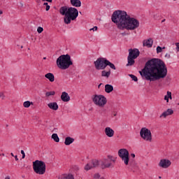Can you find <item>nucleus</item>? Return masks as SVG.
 I'll return each instance as SVG.
<instances>
[{
	"instance_id": "obj_1",
	"label": "nucleus",
	"mask_w": 179,
	"mask_h": 179,
	"mask_svg": "<svg viewBox=\"0 0 179 179\" xmlns=\"http://www.w3.org/2000/svg\"><path fill=\"white\" fill-rule=\"evenodd\" d=\"M139 73L145 80L156 82L167 76V66L163 60L153 58L148 60Z\"/></svg>"
},
{
	"instance_id": "obj_2",
	"label": "nucleus",
	"mask_w": 179,
	"mask_h": 179,
	"mask_svg": "<svg viewBox=\"0 0 179 179\" xmlns=\"http://www.w3.org/2000/svg\"><path fill=\"white\" fill-rule=\"evenodd\" d=\"M111 20L117 25L119 29L135 30L139 27V20L131 17L124 10H117L113 12Z\"/></svg>"
},
{
	"instance_id": "obj_3",
	"label": "nucleus",
	"mask_w": 179,
	"mask_h": 179,
	"mask_svg": "<svg viewBox=\"0 0 179 179\" xmlns=\"http://www.w3.org/2000/svg\"><path fill=\"white\" fill-rule=\"evenodd\" d=\"M59 13L64 16V22L65 24H71V21L76 20V18L79 16V11L75 7L68 8L66 6H62L59 9Z\"/></svg>"
},
{
	"instance_id": "obj_4",
	"label": "nucleus",
	"mask_w": 179,
	"mask_h": 179,
	"mask_svg": "<svg viewBox=\"0 0 179 179\" xmlns=\"http://www.w3.org/2000/svg\"><path fill=\"white\" fill-rule=\"evenodd\" d=\"M56 64L60 69H68L71 65H73V62L71 59V55H62L56 61Z\"/></svg>"
},
{
	"instance_id": "obj_5",
	"label": "nucleus",
	"mask_w": 179,
	"mask_h": 179,
	"mask_svg": "<svg viewBox=\"0 0 179 179\" xmlns=\"http://www.w3.org/2000/svg\"><path fill=\"white\" fill-rule=\"evenodd\" d=\"M141 52L138 48L129 49V55L127 57V64L126 66H132L135 64V59L139 57Z\"/></svg>"
},
{
	"instance_id": "obj_6",
	"label": "nucleus",
	"mask_w": 179,
	"mask_h": 179,
	"mask_svg": "<svg viewBox=\"0 0 179 179\" xmlns=\"http://www.w3.org/2000/svg\"><path fill=\"white\" fill-rule=\"evenodd\" d=\"M33 170L36 174H39V176H43L45 174V162L43 161L36 160L33 162Z\"/></svg>"
},
{
	"instance_id": "obj_7",
	"label": "nucleus",
	"mask_w": 179,
	"mask_h": 179,
	"mask_svg": "<svg viewBox=\"0 0 179 179\" xmlns=\"http://www.w3.org/2000/svg\"><path fill=\"white\" fill-rule=\"evenodd\" d=\"M108 59L104 57H99L95 62L94 65L97 71H104L107 68V62Z\"/></svg>"
},
{
	"instance_id": "obj_8",
	"label": "nucleus",
	"mask_w": 179,
	"mask_h": 179,
	"mask_svg": "<svg viewBox=\"0 0 179 179\" xmlns=\"http://www.w3.org/2000/svg\"><path fill=\"white\" fill-rule=\"evenodd\" d=\"M92 101L96 106H99V107H104V106L107 104V98L101 94H95L92 96Z\"/></svg>"
},
{
	"instance_id": "obj_9",
	"label": "nucleus",
	"mask_w": 179,
	"mask_h": 179,
	"mask_svg": "<svg viewBox=\"0 0 179 179\" xmlns=\"http://www.w3.org/2000/svg\"><path fill=\"white\" fill-rule=\"evenodd\" d=\"M118 156L122 159L126 166L129 164V152L125 148H121L118 151Z\"/></svg>"
},
{
	"instance_id": "obj_10",
	"label": "nucleus",
	"mask_w": 179,
	"mask_h": 179,
	"mask_svg": "<svg viewBox=\"0 0 179 179\" xmlns=\"http://www.w3.org/2000/svg\"><path fill=\"white\" fill-rule=\"evenodd\" d=\"M114 163H115V159L113 158V156L108 155L107 159H103L101 162V166L102 169H110V167H114Z\"/></svg>"
},
{
	"instance_id": "obj_11",
	"label": "nucleus",
	"mask_w": 179,
	"mask_h": 179,
	"mask_svg": "<svg viewBox=\"0 0 179 179\" xmlns=\"http://www.w3.org/2000/svg\"><path fill=\"white\" fill-rule=\"evenodd\" d=\"M140 136L146 142H152V132L146 127L141 128L140 131Z\"/></svg>"
},
{
	"instance_id": "obj_12",
	"label": "nucleus",
	"mask_w": 179,
	"mask_h": 179,
	"mask_svg": "<svg viewBox=\"0 0 179 179\" xmlns=\"http://www.w3.org/2000/svg\"><path fill=\"white\" fill-rule=\"evenodd\" d=\"M94 167H99V160L94 159L87 164L85 166V170L89 171V170H92V169H94Z\"/></svg>"
},
{
	"instance_id": "obj_13",
	"label": "nucleus",
	"mask_w": 179,
	"mask_h": 179,
	"mask_svg": "<svg viewBox=\"0 0 179 179\" xmlns=\"http://www.w3.org/2000/svg\"><path fill=\"white\" fill-rule=\"evenodd\" d=\"M158 166L162 169H169L171 166V162L169 159H162L159 161Z\"/></svg>"
},
{
	"instance_id": "obj_14",
	"label": "nucleus",
	"mask_w": 179,
	"mask_h": 179,
	"mask_svg": "<svg viewBox=\"0 0 179 179\" xmlns=\"http://www.w3.org/2000/svg\"><path fill=\"white\" fill-rule=\"evenodd\" d=\"M143 47H148V48H151L153 45V39L150 38L148 40H144L143 41Z\"/></svg>"
},
{
	"instance_id": "obj_15",
	"label": "nucleus",
	"mask_w": 179,
	"mask_h": 179,
	"mask_svg": "<svg viewBox=\"0 0 179 179\" xmlns=\"http://www.w3.org/2000/svg\"><path fill=\"white\" fill-rule=\"evenodd\" d=\"M104 132L108 138H113L114 136V131L111 127H106Z\"/></svg>"
},
{
	"instance_id": "obj_16",
	"label": "nucleus",
	"mask_w": 179,
	"mask_h": 179,
	"mask_svg": "<svg viewBox=\"0 0 179 179\" xmlns=\"http://www.w3.org/2000/svg\"><path fill=\"white\" fill-rule=\"evenodd\" d=\"M61 99L62 101H64V103H66L71 100V96H69V94H68V92H63L61 95Z\"/></svg>"
},
{
	"instance_id": "obj_17",
	"label": "nucleus",
	"mask_w": 179,
	"mask_h": 179,
	"mask_svg": "<svg viewBox=\"0 0 179 179\" xmlns=\"http://www.w3.org/2000/svg\"><path fill=\"white\" fill-rule=\"evenodd\" d=\"M174 114V110H173V109L171 108H169L167 109L166 111H164V113H162V115H160V118L163 117L166 118V117L169 116V115H171Z\"/></svg>"
},
{
	"instance_id": "obj_18",
	"label": "nucleus",
	"mask_w": 179,
	"mask_h": 179,
	"mask_svg": "<svg viewBox=\"0 0 179 179\" xmlns=\"http://www.w3.org/2000/svg\"><path fill=\"white\" fill-rule=\"evenodd\" d=\"M70 3L75 8H80L82 6V1L80 0H70Z\"/></svg>"
},
{
	"instance_id": "obj_19",
	"label": "nucleus",
	"mask_w": 179,
	"mask_h": 179,
	"mask_svg": "<svg viewBox=\"0 0 179 179\" xmlns=\"http://www.w3.org/2000/svg\"><path fill=\"white\" fill-rule=\"evenodd\" d=\"M48 107L50 108V110H53L54 111H57L59 106L57 102H50L48 104Z\"/></svg>"
},
{
	"instance_id": "obj_20",
	"label": "nucleus",
	"mask_w": 179,
	"mask_h": 179,
	"mask_svg": "<svg viewBox=\"0 0 179 179\" xmlns=\"http://www.w3.org/2000/svg\"><path fill=\"white\" fill-rule=\"evenodd\" d=\"M73 142H75V138L68 136L65 138L64 145H66V146H69V145L73 143Z\"/></svg>"
},
{
	"instance_id": "obj_21",
	"label": "nucleus",
	"mask_w": 179,
	"mask_h": 179,
	"mask_svg": "<svg viewBox=\"0 0 179 179\" xmlns=\"http://www.w3.org/2000/svg\"><path fill=\"white\" fill-rule=\"evenodd\" d=\"M58 179H75V177H73V175L72 173L69 174H63L59 176Z\"/></svg>"
},
{
	"instance_id": "obj_22",
	"label": "nucleus",
	"mask_w": 179,
	"mask_h": 179,
	"mask_svg": "<svg viewBox=\"0 0 179 179\" xmlns=\"http://www.w3.org/2000/svg\"><path fill=\"white\" fill-rule=\"evenodd\" d=\"M45 78L46 79H48L50 82H54L55 80V76H54V74L52 73H48L45 75Z\"/></svg>"
},
{
	"instance_id": "obj_23",
	"label": "nucleus",
	"mask_w": 179,
	"mask_h": 179,
	"mask_svg": "<svg viewBox=\"0 0 179 179\" xmlns=\"http://www.w3.org/2000/svg\"><path fill=\"white\" fill-rule=\"evenodd\" d=\"M110 75H111V70H108V71H106V70H103L101 71V76L102 78H106L108 79L110 78Z\"/></svg>"
},
{
	"instance_id": "obj_24",
	"label": "nucleus",
	"mask_w": 179,
	"mask_h": 179,
	"mask_svg": "<svg viewBox=\"0 0 179 179\" xmlns=\"http://www.w3.org/2000/svg\"><path fill=\"white\" fill-rule=\"evenodd\" d=\"M114 90V87L112 85L106 84L105 85V92L106 93H111Z\"/></svg>"
},
{
	"instance_id": "obj_25",
	"label": "nucleus",
	"mask_w": 179,
	"mask_h": 179,
	"mask_svg": "<svg viewBox=\"0 0 179 179\" xmlns=\"http://www.w3.org/2000/svg\"><path fill=\"white\" fill-rule=\"evenodd\" d=\"M93 179H106V178L101 176V175H100V173H96L94 174Z\"/></svg>"
},
{
	"instance_id": "obj_26",
	"label": "nucleus",
	"mask_w": 179,
	"mask_h": 179,
	"mask_svg": "<svg viewBox=\"0 0 179 179\" xmlns=\"http://www.w3.org/2000/svg\"><path fill=\"white\" fill-rule=\"evenodd\" d=\"M106 66H110V68L111 69H113L114 71H115L117 69L115 68V65H114V64L111 63L110 62H109L108 60V62L106 64Z\"/></svg>"
},
{
	"instance_id": "obj_27",
	"label": "nucleus",
	"mask_w": 179,
	"mask_h": 179,
	"mask_svg": "<svg viewBox=\"0 0 179 179\" xmlns=\"http://www.w3.org/2000/svg\"><path fill=\"white\" fill-rule=\"evenodd\" d=\"M31 104H33V102H30V101H27L23 103V106L25 108H29Z\"/></svg>"
},
{
	"instance_id": "obj_28",
	"label": "nucleus",
	"mask_w": 179,
	"mask_h": 179,
	"mask_svg": "<svg viewBox=\"0 0 179 179\" xmlns=\"http://www.w3.org/2000/svg\"><path fill=\"white\" fill-rule=\"evenodd\" d=\"M52 139H53V141H55V142H59V137H58V134H53L52 135Z\"/></svg>"
},
{
	"instance_id": "obj_29",
	"label": "nucleus",
	"mask_w": 179,
	"mask_h": 179,
	"mask_svg": "<svg viewBox=\"0 0 179 179\" xmlns=\"http://www.w3.org/2000/svg\"><path fill=\"white\" fill-rule=\"evenodd\" d=\"M55 94V92L51 91V92H47L45 93V96L46 97H50V96H54Z\"/></svg>"
},
{
	"instance_id": "obj_30",
	"label": "nucleus",
	"mask_w": 179,
	"mask_h": 179,
	"mask_svg": "<svg viewBox=\"0 0 179 179\" xmlns=\"http://www.w3.org/2000/svg\"><path fill=\"white\" fill-rule=\"evenodd\" d=\"M129 76L134 80V82H138V77H136L135 75L129 74Z\"/></svg>"
},
{
	"instance_id": "obj_31",
	"label": "nucleus",
	"mask_w": 179,
	"mask_h": 179,
	"mask_svg": "<svg viewBox=\"0 0 179 179\" xmlns=\"http://www.w3.org/2000/svg\"><path fill=\"white\" fill-rule=\"evenodd\" d=\"M163 51V48L160 46L157 47V54H160Z\"/></svg>"
},
{
	"instance_id": "obj_32",
	"label": "nucleus",
	"mask_w": 179,
	"mask_h": 179,
	"mask_svg": "<svg viewBox=\"0 0 179 179\" xmlns=\"http://www.w3.org/2000/svg\"><path fill=\"white\" fill-rule=\"evenodd\" d=\"M43 31H44V29L41 27H38L37 29V31L39 34L43 33Z\"/></svg>"
},
{
	"instance_id": "obj_33",
	"label": "nucleus",
	"mask_w": 179,
	"mask_h": 179,
	"mask_svg": "<svg viewBox=\"0 0 179 179\" xmlns=\"http://www.w3.org/2000/svg\"><path fill=\"white\" fill-rule=\"evenodd\" d=\"M167 97L170 99V100H171V99H173V97L171 96V92H167Z\"/></svg>"
},
{
	"instance_id": "obj_34",
	"label": "nucleus",
	"mask_w": 179,
	"mask_h": 179,
	"mask_svg": "<svg viewBox=\"0 0 179 179\" xmlns=\"http://www.w3.org/2000/svg\"><path fill=\"white\" fill-rule=\"evenodd\" d=\"M21 155H22V159H24V157H26V154L24 153V150H21Z\"/></svg>"
},
{
	"instance_id": "obj_35",
	"label": "nucleus",
	"mask_w": 179,
	"mask_h": 179,
	"mask_svg": "<svg viewBox=\"0 0 179 179\" xmlns=\"http://www.w3.org/2000/svg\"><path fill=\"white\" fill-rule=\"evenodd\" d=\"M0 99L2 100L5 99V94H3V92H0Z\"/></svg>"
},
{
	"instance_id": "obj_36",
	"label": "nucleus",
	"mask_w": 179,
	"mask_h": 179,
	"mask_svg": "<svg viewBox=\"0 0 179 179\" xmlns=\"http://www.w3.org/2000/svg\"><path fill=\"white\" fill-rule=\"evenodd\" d=\"M90 30V31H92V30L93 31H97V27L95 26V27H94L93 28H91Z\"/></svg>"
},
{
	"instance_id": "obj_37",
	"label": "nucleus",
	"mask_w": 179,
	"mask_h": 179,
	"mask_svg": "<svg viewBox=\"0 0 179 179\" xmlns=\"http://www.w3.org/2000/svg\"><path fill=\"white\" fill-rule=\"evenodd\" d=\"M171 55H170V54H169V53H166V55H165V58H167L168 59H170V58H171Z\"/></svg>"
},
{
	"instance_id": "obj_38",
	"label": "nucleus",
	"mask_w": 179,
	"mask_h": 179,
	"mask_svg": "<svg viewBox=\"0 0 179 179\" xmlns=\"http://www.w3.org/2000/svg\"><path fill=\"white\" fill-rule=\"evenodd\" d=\"M176 50H177L178 52H179V43H176Z\"/></svg>"
},
{
	"instance_id": "obj_39",
	"label": "nucleus",
	"mask_w": 179,
	"mask_h": 179,
	"mask_svg": "<svg viewBox=\"0 0 179 179\" xmlns=\"http://www.w3.org/2000/svg\"><path fill=\"white\" fill-rule=\"evenodd\" d=\"M50 5L46 6L45 10L48 12V10H50Z\"/></svg>"
},
{
	"instance_id": "obj_40",
	"label": "nucleus",
	"mask_w": 179,
	"mask_h": 179,
	"mask_svg": "<svg viewBox=\"0 0 179 179\" xmlns=\"http://www.w3.org/2000/svg\"><path fill=\"white\" fill-rule=\"evenodd\" d=\"M169 97H167V95H165L164 96V100H166V103H169Z\"/></svg>"
},
{
	"instance_id": "obj_41",
	"label": "nucleus",
	"mask_w": 179,
	"mask_h": 179,
	"mask_svg": "<svg viewBox=\"0 0 179 179\" xmlns=\"http://www.w3.org/2000/svg\"><path fill=\"white\" fill-rule=\"evenodd\" d=\"M112 115H113V117H116V115H117V112L114 111V112L112 113Z\"/></svg>"
},
{
	"instance_id": "obj_42",
	"label": "nucleus",
	"mask_w": 179,
	"mask_h": 179,
	"mask_svg": "<svg viewBox=\"0 0 179 179\" xmlns=\"http://www.w3.org/2000/svg\"><path fill=\"white\" fill-rule=\"evenodd\" d=\"M131 157H132L133 159H135V154L131 153Z\"/></svg>"
},
{
	"instance_id": "obj_43",
	"label": "nucleus",
	"mask_w": 179,
	"mask_h": 179,
	"mask_svg": "<svg viewBox=\"0 0 179 179\" xmlns=\"http://www.w3.org/2000/svg\"><path fill=\"white\" fill-rule=\"evenodd\" d=\"M43 2L46 1V2H52V0H42Z\"/></svg>"
},
{
	"instance_id": "obj_44",
	"label": "nucleus",
	"mask_w": 179,
	"mask_h": 179,
	"mask_svg": "<svg viewBox=\"0 0 179 179\" xmlns=\"http://www.w3.org/2000/svg\"><path fill=\"white\" fill-rule=\"evenodd\" d=\"M14 157H15L16 162H17V160H19V158H17V155H15Z\"/></svg>"
},
{
	"instance_id": "obj_45",
	"label": "nucleus",
	"mask_w": 179,
	"mask_h": 179,
	"mask_svg": "<svg viewBox=\"0 0 179 179\" xmlns=\"http://www.w3.org/2000/svg\"><path fill=\"white\" fill-rule=\"evenodd\" d=\"M43 5H44L45 6H48V3L45 2V3H43Z\"/></svg>"
},
{
	"instance_id": "obj_46",
	"label": "nucleus",
	"mask_w": 179,
	"mask_h": 179,
	"mask_svg": "<svg viewBox=\"0 0 179 179\" xmlns=\"http://www.w3.org/2000/svg\"><path fill=\"white\" fill-rule=\"evenodd\" d=\"M4 179H10V176H6Z\"/></svg>"
},
{
	"instance_id": "obj_47",
	"label": "nucleus",
	"mask_w": 179,
	"mask_h": 179,
	"mask_svg": "<svg viewBox=\"0 0 179 179\" xmlns=\"http://www.w3.org/2000/svg\"><path fill=\"white\" fill-rule=\"evenodd\" d=\"M10 155H11V156H12L13 157H15V155H13V152H11Z\"/></svg>"
},
{
	"instance_id": "obj_48",
	"label": "nucleus",
	"mask_w": 179,
	"mask_h": 179,
	"mask_svg": "<svg viewBox=\"0 0 179 179\" xmlns=\"http://www.w3.org/2000/svg\"><path fill=\"white\" fill-rule=\"evenodd\" d=\"M100 86H101V83L98 85L99 89H100Z\"/></svg>"
},
{
	"instance_id": "obj_49",
	"label": "nucleus",
	"mask_w": 179,
	"mask_h": 179,
	"mask_svg": "<svg viewBox=\"0 0 179 179\" xmlns=\"http://www.w3.org/2000/svg\"><path fill=\"white\" fill-rule=\"evenodd\" d=\"M122 36H126L125 33H122Z\"/></svg>"
},
{
	"instance_id": "obj_50",
	"label": "nucleus",
	"mask_w": 179,
	"mask_h": 179,
	"mask_svg": "<svg viewBox=\"0 0 179 179\" xmlns=\"http://www.w3.org/2000/svg\"><path fill=\"white\" fill-rule=\"evenodd\" d=\"M3 12L2 10H0V15H2Z\"/></svg>"
},
{
	"instance_id": "obj_51",
	"label": "nucleus",
	"mask_w": 179,
	"mask_h": 179,
	"mask_svg": "<svg viewBox=\"0 0 179 179\" xmlns=\"http://www.w3.org/2000/svg\"><path fill=\"white\" fill-rule=\"evenodd\" d=\"M163 22H166V19H164V20H162V23H163Z\"/></svg>"
},
{
	"instance_id": "obj_52",
	"label": "nucleus",
	"mask_w": 179,
	"mask_h": 179,
	"mask_svg": "<svg viewBox=\"0 0 179 179\" xmlns=\"http://www.w3.org/2000/svg\"><path fill=\"white\" fill-rule=\"evenodd\" d=\"M79 14H80V15H82V12H81V11H80V12H79Z\"/></svg>"
},
{
	"instance_id": "obj_53",
	"label": "nucleus",
	"mask_w": 179,
	"mask_h": 179,
	"mask_svg": "<svg viewBox=\"0 0 179 179\" xmlns=\"http://www.w3.org/2000/svg\"><path fill=\"white\" fill-rule=\"evenodd\" d=\"M165 48H166V47H163V48H162V50H164Z\"/></svg>"
},
{
	"instance_id": "obj_54",
	"label": "nucleus",
	"mask_w": 179,
	"mask_h": 179,
	"mask_svg": "<svg viewBox=\"0 0 179 179\" xmlns=\"http://www.w3.org/2000/svg\"><path fill=\"white\" fill-rule=\"evenodd\" d=\"M43 59H47V57H43Z\"/></svg>"
},
{
	"instance_id": "obj_55",
	"label": "nucleus",
	"mask_w": 179,
	"mask_h": 179,
	"mask_svg": "<svg viewBox=\"0 0 179 179\" xmlns=\"http://www.w3.org/2000/svg\"><path fill=\"white\" fill-rule=\"evenodd\" d=\"M159 179L162 178V176H159Z\"/></svg>"
},
{
	"instance_id": "obj_56",
	"label": "nucleus",
	"mask_w": 179,
	"mask_h": 179,
	"mask_svg": "<svg viewBox=\"0 0 179 179\" xmlns=\"http://www.w3.org/2000/svg\"><path fill=\"white\" fill-rule=\"evenodd\" d=\"M21 48H23V45L21 46Z\"/></svg>"
},
{
	"instance_id": "obj_57",
	"label": "nucleus",
	"mask_w": 179,
	"mask_h": 179,
	"mask_svg": "<svg viewBox=\"0 0 179 179\" xmlns=\"http://www.w3.org/2000/svg\"><path fill=\"white\" fill-rule=\"evenodd\" d=\"M173 1H177V0H173Z\"/></svg>"
},
{
	"instance_id": "obj_58",
	"label": "nucleus",
	"mask_w": 179,
	"mask_h": 179,
	"mask_svg": "<svg viewBox=\"0 0 179 179\" xmlns=\"http://www.w3.org/2000/svg\"><path fill=\"white\" fill-rule=\"evenodd\" d=\"M178 106H179V103H178Z\"/></svg>"
}]
</instances>
